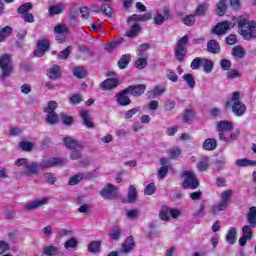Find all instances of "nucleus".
<instances>
[{
	"label": "nucleus",
	"mask_w": 256,
	"mask_h": 256,
	"mask_svg": "<svg viewBox=\"0 0 256 256\" xmlns=\"http://www.w3.org/2000/svg\"><path fill=\"white\" fill-rule=\"evenodd\" d=\"M16 167H23L20 175H25L26 177H31V175H37L39 171L43 169H49V167H57V165H63V161L59 158H50L44 160L41 163L29 162L26 158H20L15 160Z\"/></svg>",
	"instance_id": "nucleus-1"
},
{
	"label": "nucleus",
	"mask_w": 256,
	"mask_h": 256,
	"mask_svg": "<svg viewBox=\"0 0 256 256\" xmlns=\"http://www.w3.org/2000/svg\"><path fill=\"white\" fill-rule=\"evenodd\" d=\"M237 23L238 33L245 41L256 39V21H249L245 16H240Z\"/></svg>",
	"instance_id": "nucleus-2"
},
{
	"label": "nucleus",
	"mask_w": 256,
	"mask_h": 256,
	"mask_svg": "<svg viewBox=\"0 0 256 256\" xmlns=\"http://www.w3.org/2000/svg\"><path fill=\"white\" fill-rule=\"evenodd\" d=\"M64 145L65 147H67V149H70V159H72V161H78V159H81V153L85 148V146H83V143L79 142L73 137H65Z\"/></svg>",
	"instance_id": "nucleus-3"
},
{
	"label": "nucleus",
	"mask_w": 256,
	"mask_h": 256,
	"mask_svg": "<svg viewBox=\"0 0 256 256\" xmlns=\"http://www.w3.org/2000/svg\"><path fill=\"white\" fill-rule=\"evenodd\" d=\"M13 60L11 59L10 54H3L0 57V81L1 83H5L7 81V77H11V73H13Z\"/></svg>",
	"instance_id": "nucleus-4"
},
{
	"label": "nucleus",
	"mask_w": 256,
	"mask_h": 256,
	"mask_svg": "<svg viewBox=\"0 0 256 256\" xmlns=\"http://www.w3.org/2000/svg\"><path fill=\"white\" fill-rule=\"evenodd\" d=\"M226 105L229 107H232V112L236 117H241V115H245V112L247 111V107L243 102H241L240 99V93L239 92H233L232 97L229 101L226 102Z\"/></svg>",
	"instance_id": "nucleus-5"
},
{
	"label": "nucleus",
	"mask_w": 256,
	"mask_h": 256,
	"mask_svg": "<svg viewBox=\"0 0 256 256\" xmlns=\"http://www.w3.org/2000/svg\"><path fill=\"white\" fill-rule=\"evenodd\" d=\"M231 197H233V190L228 189L221 193V200L217 205H214L210 209V213L215 217L219 211L227 210L229 205V201H231Z\"/></svg>",
	"instance_id": "nucleus-6"
},
{
	"label": "nucleus",
	"mask_w": 256,
	"mask_h": 256,
	"mask_svg": "<svg viewBox=\"0 0 256 256\" xmlns=\"http://www.w3.org/2000/svg\"><path fill=\"white\" fill-rule=\"evenodd\" d=\"M187 43H189V37L185 35L180 38L176 44L175 57L180 63L183 62L187 56Z\"/></svg>",
	"instance_id": "nucleus-7"
},
{
	"label": "nucleus",
	"mask_w": 256,
	"mask_h": 256,
	"mask_svg": "<svg viewBox=\"0 0 256 256\" xmlns=\"http://www.w3.org/2000/svg\"><path fill=\"white\" fill-rule=\"evenodd\" d=\"M184 189H197L199 187V179L195 176V173L190 170H186L182 173Z\"/></svg>",
	"instance_id": "nucleus-8"
},
{
	"label": "nucleus",
	"mask_w": 256,
	"mask_h": 256,
	"mask_svg": "<svg viewBox=\"0 0 256 256\" xmlns=\"http://www.w3.org/2000/svg\"><path fill=\"white\" fill-rule=\"evenodd\" d=\"M121 85V82L117 78H108L101 82L100 89L102 91H113V89H117Z\"/></svg>",
	"instance_id": "nucleus-9"
},
{
	"label": "nucleus",
	"mask_w": 256,
	"mask_h": 256,
	"mask_svg": "<svg viewBox=\"0 0 256 256\" xmlns=\"http://www.w3.org/2000/svg\"><path fill=\"white\" fill-rule=\"evenodd\" d=\"M145 89L144 84L130 85L124 89V93H128V95H132L133 97H141L145 93Z\"/></svg>",
	"instance_id": "nucleus-10"
},
{
	"label": "nucleus",
	"mask_w": 256,
	"mask_h": 256,
	"mask_svg": "<svg viewBox=\"0 0 256 256\" xmlns=\"http://www.w3.org/2000/svg\"><path fill=\"white\" fill-rule=\"evenodd\" d=\"M231 25L232 23L229 21H223V22H219L213 30V33H215V35H225V33H227V31H229V29H231Z\"/></svg>",
	"instance_id": "nucleus-11"
},
{
	"label": "nucleus",
	"mask_w": 256,
	"mask_h": 256,
	"mask_svg": "<svg viewBox=\"0 0 256 256\" xmlns=\"http://www.w3.org/2000/svg\"><path fill=\"white\" fill-rule=\"evenodd\" d=\"M49 203V198H42L40 200L29 202L25 205L26 211H35V209H39V207H43V205H47Z\"/></svg>",
	"instance_id": "nucleus-12"
},
{
	"label": "nucleus",
	"mask_w": 256,
	"mask_h": 256,
	"mask_svg": "<svg viewBox=\"0 0 256 256\" xmlns=\"http://www.w3.org/2000/svg\"><path fill=\"white\" fill-rule=\"evenodd\" d=\"M151 18H152L151 12H147L142 15L134 14L127 19V23H131V21H135L137 23L141 21H151Z\"/></svg>",
	"instance_id": "nucleus-13"
},
{
	"label": "nucleus",
	"mask_w": 256,
	"mask_h": 256,
	"mask_svg": "<svg viewBox=\"0 0 256 256\" xmlns=\"http://www.w3.org/2000/svg\"><path fill=\"white\" fill-rule=\"evenodd\" d=\"M127 95H129V92H125V90L116 95L117 102L119 105H121V107H127V105H131V99Z\"/></svg>",
	"instance_id": "nucleus-14"
},
{
	"label": "nucleus",
	"mask_w": 256,
	"mask_h": 256,
	"mask_svg": "<svg viewBox=\"0 0 256 256\" xmlns=\"http://www.w3.org/2000/svg\"><path fill=\"white\" fill-rule=\"evenodd\" d=\"M207 51L208 53H212L213 55H217L221 53V46L217 40H209L207 43Z\"/></svg>",
	"instance_id": "nucleus-15"
},
{
	"label": "nucleus",
	"mask_w": 256,
	"mask_h": 256,
	"mask_svg": "<svg viewBox=\"0 0 256 256\" xmlns=\"http://www.w3.org/2000/svg\"><path fill=\"white\" fill-rule=\"evenodd\" d=\"M216 129L218 133H223L225 131H231L233 129V122L222 120L217 123Z\"/></svg>",
	"instance_id": "nucleus-16"
},
{
	"label": "nucleus",
	"mask_w": 256,
	"mask_h": 256,
	"mask_svg": "<svg viewBox=\"0 0 256 256\" xmlns=\"http://www.w3.org/2000/svg\"><path fill=\"white\" fill-rule=\"evenodd\" d=\"M202 147L205 151H215L217 149V140L215 138H207Z\"/></svg>",
	"instance_id": "nucleus-17"
},
{
	"label": "nucleus",
	"mask_w": 256,
	"mask_h": 256,
	"mask_svg": "<svg viewBox=\"0 0 256 256\" xmlns=\"http://www.w3.org/2000/svg\"><path fill=\"white\" fill-rule=\"evenodd\" d=\"M141 33V25L134 24L131 26L130 30L126 31L125 37H128L129 39H135L137 35Z\"/></svg>",
	"instance_id": "nucleus-18"
},
{
	"label": "nucleus",
	"mask_w": 256,
	"mask_h": 256,
	"mask_svg": "<svg viewBox=\"0 0 256 256\" xmlns=\"http://www.w3.org/2000/svg\"><path fill=\"white\" fill-rule=\"evenodd\" d=\"M226 241L229 245H235L237 241V229L235 227H231L226 234Z\"/></svg>",
	"instance_id": "nucleus-19"
},
{
	"label": "nucleus",
	"mask_w": 256,
	"mask_h": 256,
	"mask_svg": "<svg viewBox=\"0 0 256 256\" xmlns=\"http://www.w3.org/2000/svg\"><path fill=\"white\" fill-rule=\"evenodd\" d=\"M64 9H65V5L63 3H59L57 5L50 6L48 9V12H49V15L53 17L55 15H61Z\"/></svg>",
	"instance_id": "nucleus-20"
},
{
	"label": "nucleus",
	"mask_w": 256,
	"mask_h": 256,
	"mask_svg": "<svg viewBox=\"0 0 256 256\" xmlns=\"http://www.w3.org/2000/svg\"><path fill=\"white\" fill-rule=\"evenodd\" d=\"M247 222L251 227H256V207L252 206L246 216Z\"/></svg>",
	"instance_id": "nucleus-21"
},
{
	"label": "nucleus",
	"mask_w": 256,
	"mask_h": 256,
	"mask_svg": "<svg viewBox=\"0 0 256 256\" xmlns=\"http://www.w3.org/2000/svg\"><path fill=\"white\" fill-rule=\"evenodd\" d=\"M135 247V240H133V236H129L122 247V253H129Z\"/></svg>",
	"instance_id": "nucleus-22"
},
{
	"label": "nucleus",
	"mask_w": 256,
	"mask_h": 256,
	"mask_svg": "<svg viewBox=\"0 0 256 256\" xmlns=\"http://www.w3.org/2000/svg\"><path fill=\"white\" fill-rule=\"evenodd\" d=\"M80 116L84 125L88 127V129L93 128V121H91V118L89 117V112L87 110H80Z\"/></svg>",
	"instance_id": "nucleus-23"
},
{
	"label": "nucleus",
	"mask_w": 256,
	"mask_h": 256,
	"mask_svg": "<svg viewBox=\"0 0 256 256\" xmlns=\"http://www.w3.org/2000/svg\"><path fill=\"white\" fill-rule=\"evenodd\" d=\"M236 167H255L256 161L247 158L238 159L235 162Z\"/></svg>",
	"instance_id": "nucleus-24"
},
{
	"label": "nucleus",
	"mask_w": 256,
	"mask_h": 256,
	"mask_svg": "<svg viewBox=\"0 0 256 256\" xmlns=\"http://www.w3.org/2000/svg\"><path fill=\"white\" fill-rule=\"evenodd\" d=\"M115 189V186H113L112 184H108L101 191V197H104L105 199H111V196L113 195V193H115Z\"/></svg>",
	"instance_id": "nucleus-25"
},
{
	"label": "nucleus",
	"mask_w": 256,
	"mask_h": 256,
	"mask_svg": "<svg viewBox=\"0 0 256 256\" xmlns=\"http://www.w3.org/2000/svg\"><path fill=\"white\" fill-rule=\"evenodd\" d=\"M43 253L46 256H57L59 255V247L51 244L43 248Z\"/></svg>",
	"instance_id": "nucleus-26"
},
{
	"label": "nucleus",
	"mask_w": 256,
	"mask_h": 256,
	"mask_svg": "<svg viewBox=\"0 0 256 256\" xmlns=\"http://www.w3.org/2000/svg\"><path fill=\"white\" fill-rule=\"evenodd\" d=\"M48 77L49 79H59V77H61V66L54 65L50 68L48 71Z\"/></svg>",
	"instance_id": "nucleus-27"
},
{
	"label": "nucleus",
	"mask_w": 256,
	"mask_h": 256,
	"mask_svg": "<svg viewBox=\"0 0 256 256\" xmlns=\"http://www.w3.org/2000/svg\"><path fill=\"white\" fill-rule=\"evenodd\" d=\"M165 93V88L156 86L154 89L148 91L147 95L149 98L155 99V97H161Z\"/></svg>",
	"instance_id": "nucleus-28"
},
{
	"label": "nucleus",
	"mask_w": 256,
	"mask_h": 256,
	"mask_svg": "<svg viewBox=\"0 0 256 256\" xmlns=\"http://www.w3.org/2000/svg\"><path fill=\"white\" fill-rule=\"evenodd\" d=\"M131 62V54H124L118 61L119 69H127V65Z\"/></svg>",
	"instance_id": "nucleus-29"
},
{
	"label": "nucleus",
	"mask_w": 256,
	"mask_h": 256,
	"mask_svg": "<svg viewBox=\"0 0 256 256\" xmlns=\"http://www.w3.org/2000/svg\"><path fill=\"white\" fill-rule=\"evenodd\" d=\"M136 61V69H145L147 67V54L139 53Z\"/></svg>",
	"instance_id": "nucleus-30"
},
{
	"label": "nucleus",
	"mask_w": 256,
	"mask_h": 256,
	"mask_svg": "<svg viewBox=\"0 0 256 256\" xmlns=\"http://www.w3.org/2000/svg\"><path fill=\"white\" fill-rule=\"evenodd\" d=\"M198 171H207L209 169V157L203 156L200 161L197 163Z\"/></svg>",
	"instance_id": "nucleus-31"
},
{
	"label": "nucleus",
	"mask_w": 256,
	"mask_h": 256,
	"mask_svg": "<svg viewBox=\"0 0 256 256\" xmlns=\"http://www.w3.org/2000/svg\"><path fill=\"white\" fill-rule=\"evenodd\" d=\"M121 43H125V38H118L117 40L107 44L105 46V49L111 53L112 51H115V49H117V47H119V45H121Z\"/></svg>",
	"instance_id": "nucleus-32"
},
{
	"label": "nucleus",
	"mask_w": 256,
	"mask_h": 256,
	"mask_svg": "<svg viewBox=\"0 0 256 256\" xmlns=\"http://www.w3.org/2000/svg\"><path fill=\"white\" fill-rule=\"evenodd\" d=\"M108 235L112 241H119V239H121V228L115 226L109 231Z\"/></svg>",
	"instance_id": "nucleus-33"
},
{
	"label": "nucleus",
	"mask_w": 256,
	"mask_h": 256,
	"mask_svg": "<svg viewBox=\"0 0 256 256\" xmlns=\"http://www.w3.org/2000/svg\"><path fill=\"white\" fill-rule=\"evenodd\" d=\"M227 12V1L226 0H220L217 3V14L219 17H223L225 13Z\"/></svg>",
	"instance_id": "nucleus-34"
},
{
	"label": "nucleus",
	"mask_w": 256,
	"mask_h": 256,
	"mask_svg": "<svg viewBox=\"0 0 256 256\" xmlns=\"http://www.w3.org/2000/svg\"><path fill=\"white\" fill-rule=\"evenodd\" d=\"M13 33V28L6 26L0 30V42H3Z\"/></svg>",
	"instance_id": "nucleus-35"
},
{
	"label": "nucleus",
	"mask_w": 256,
	"mask_h": 256,
	"mask_svg": "<svg viewBox=\"0 0 256 256\" xmlns=\"http://www.w3.org/2000/svg\"><path fill=\"white\" fill-rule=\"evenodd\" d=\"M100 249H101L100 241H92L88 244L89 253H99Z\"/></svg>",
	"instance_id": "nucleus-36"
},
{
	"label": "nucleus",
	"mask_w": 256,
	"mask_h": 256,
	"mask_svg": "<svg viewBox=\"0 0 256 256\" xmlns=\"http://www.w3.org/2000/svg\"><path fill=\"white\" fill-rule=\"evenodd\" d=\"M46 123L49 125H56V123H59V115L55 112L48 113L46 116Z\"/></svg>",
	"instance_id": "nucleus-37"
},
{
	"label": "nucleus",
	"mask_w": 256,
	"mask_h": 256,
	"mask_svg": "<svg viewBox=\"0 0 256 256\" xmlns=\"http://www.w3.org/2000/svg\"><path fill=\"white\" fill-rule=\"evenodd\" d=\"M31 9H33V4L31 2H27L22 4L17 11L20 15H25L29 13Z\"/></svg>",
	"instance_id": "nucleus-38"
},
{
	"label": "nucleus",
	"mask_w": 256,
	"mask_h": 256,
	"mask_svg": "<svg viewBox=\"0 0 256 256\" xmlns=\"http://www.w3.org/2000/svg\"><path fill=\"white\" fill-rule=\"evenodd\" d=\"M232 55L237 59H243V57H245V50L241 46H235L232 49Z\"/></svg>",
	"instance_id": "nucleus-39"
},
{
	"label": "nucleus",
	"mask_w": 256,
	"mask_h": 256,
	"mask_svg": "<svg viewBox=\"0 0 256 256\" xmlns=\"http://www.w3.org/2000/svg\"><path fill=\"white\" fill-rule=\"evenodd\" d=\"M128 199L130 203H135V201H137V189H135V186L133 185L129 186Z\"/></svg>",
	"instance_id": "nucleus-40"
},
{
	"label": "nucleus",
	"mask_w": 256,
	"mask_h": 256,
	"mask_svg": "<svg viewBox=\"0 0 256 256\" xmlns=\"http://www.w3.org/2000/svg\"><path fill=\"white\" fill-rule=\"evenodd\" d=\"M170 209L167 206H162L159 217L162 221H169Z\"/></svg>",
	"instance_id": "nucleus-41"
},
{
	"label": "nucleus",
	"mask_w": 256,
	"mask_h": 256,
	"mask_svg": "<svg viewBox=\"0 0 256 256\" xmlns=\"http://www.w3.org/2000/svg\"><path fill=\"white\" fill-rule=\"evenodd\" d=\"M253 229H255V227H252L251 225L243 226L242 236L247 237L248 239H252L253 238Z\"/></svg>",
	"instance_id": "nucleus-42"
},
{
	"label": "nucleus",
	"mask_w": 256,
	"mask_h": 256,
	"mask_svg": "<svg viewBox=\"0 0 256 256\" xmlns=\"http://www.w3.org/2000/svg\"><path fill=\"white\" fill-rule=\"evenodd\" d=\"M202 67H204V71L206 73H211L214 67L213 61L209 59H202Z\"/></svg>",
	"instance_id": "nucleus-43"
},
{
	"label": "nucleus",
	"mask_w": 256,
	"mask_h": 256,
	"mask_svg": "<svg viewBox=\"0 0 256 256\" xmlns=\"http://www.w3.org/2000/svg\"><path fill=\"white\" fill-rule=\"evenodd\" d=\"M73 75L77 77L78 79H85V76L87 75V72L83 67H75L73 70Z\"/></svg>",
	"instance_id": "nucleus-44"
},
{
	"label": "nucleus",
	"mask_w": 256,
	"mask_h": 256,
	"mask_svg": "<svg viewBox=\"0 0 256 256\" xmlns=\"http://www.w3.org/2000/svg\"><path fill=\"white\" fill-rule=\"evenodd\" d=\"M139 215H141V212L137 209H130L126 211L127 219L136 220L139 219Z\"/></svg>",
	"instance_id": "nucleus-45"
},
{
	"label": "nucleus",
	"mask_w": 256,
	"mask_h": 256,
	"mask_svg": "<svg viewBox=\"0 0 256 256\" xmlns=\"http://www.w3.org/2000/svg\"><path fill=\"white\" fill-rule=\"evenodd\" d=\"M183 79L190 89H195V77L192 74H184Z\"/></svg>",
	"instance_id": "nucleus-46"
},
{
	"label": "nucleus",
	"mask_w": 256,
	"mask_h": 256,
	"mask_svg": "<svg viewBox=\"0 0 256 256\" xmlns=\"http://www.w3.org/2000/svg\"><path fill=\"white\" fill-rule=\"evenodd\" d=\"M77 245H79L77 238H70L65 242L64 247L65 249H75Z\"/></svg>",
	"instance_id": "nucleus-47"
},
{
	"label": "nucleus",
	"mask_w": 256,
	"mask_h": 256,
	"mask_svg": "<svg viewBox=\"0 0 256 256\" xmlns=\"http://www.w3.org/2000/svg\"><path fill=\"white\" fill-rule=\"evenodd\" d=\"M195 21H196V18L194 14L187 15L186 17L183 18V23L184 25H187V27H191L195 25Z\"/></svg>",
	"instance_id": "nucleus-48"
},
{
	"label": "nucleus",
	"mask_w": 256,
	"mask_h": 256,
	"mask_svg": "<svg viewBox=\"0 0 256 256\" xmlns=\"http://www.w3.org/2000/svg\"><path fill=\"white\" fill-rule=\"evenodd\" d=\"M139 111H141V107H139V106L134 107V108L126 111V113L124 114V118L131 119V118H133L134 115H137V113H139Z\"/></svg>",
	"instance_id": "nucleus-49"
},
{
	"label": "nucleus",
	"mask_w": 256,
	"mask_h": 256,
	"mask_svg": "<svg viewBox=\"0 0 256 256\" xmlns=\"http://www.w3.org/2000/svg\"><path fill=\"white\" fill-rule=\"evenodd\" d=\"M19 147L20 149H22V151H33V147H35V144L27 141H22L19 143Z\"/></svg>",
	"instance_id": "nucleus-50"
},
{
	"label": "nucleus",
	"mask_w": 256,
	"mask_h": 256,
	"mask_svg": "<svg viewBox=\"0 0 256 256\" xmlns=\"http://www.w3.org/2000/svg\"><path fill=\"white\" fill-rule=\"evenodd\" d=\"M67 31V26L63 24H58L56 27H54V33H56V35H67Z\"/></svg>",
	"instance_id": "nucleus-51"
},
{
	"label": "nucleus",
	"mask_w": 256,
	"mask_h": 256,
	"mask_svg": "<svg viewBox=\"0 0 256 256\" xmlns=\"http://www.w3.org/2000/svg\"><path fill=\"white\" fill-rule=\"evenodd\" d=\"M57 108V102L55 101H49L47 106L44 108V113H55V110Z\"/></svg>",
	"instance_id": "nucleus-52"
},
{
	"label": "nucleus",
	"mask_w": 256,
	"mask_h": 256,
	"mask_svg": "<svg viewBox=\"0 0 256 256\" xmlns=\"http://www.w3.org/2000/svg\"><path fill=\"white\" fill-rule=\"evenodd\" d=\"M71 55V46H68L65 50L58 53V59L66 60Z\"/></svg>",
	"instance_id": "nucleus-53"
},
{
	"label": "nucleus",
	"mask_w": 256,
	"mask_h": 256,
	"mask_svg": "<svg viewBox=\"0 0 256 256\" xmlns=\"http://www.w3.org/2000/svg\"><path fill=\"white\" fill-rule=\"evenodd\" d=\"M37 45H38L39 49H42L43 51L47 52V51H49V47L51 44L49 43L48 40L42 39V40H38Z\"/></svg>",
	"instance_id": "nucleus-54"
},
{
	"label": "nucleus",
	"mask_w": 256,
	"mask_h": 256,
	"mask_svg": "<svg viewBox=\"0 0 256 256\" xmlns=\"http://www.w3.org/2000/svg\"><path fill=\"white\" fill-rule=\"evenodd\" d=\"M101 11L106 17H111V15H113V8H111L109 4H103L101 6Z\"/></svg>",
	"instance_id": "nucleus-55"
},
{
	"label": "nucleus",
	"mask_w": 256,
	"mask_h": 256,
	"mask_svg": "<svg viewBox=\"0 0 256 256\" xmlns=\"http://www.w3.org/2000/svg\"><path fill=\"white\" fill-rule=\"evenodd\" d=\"M44 179L49 185H55V182L57 181V177L53 173H45L44 174Z\"/></svg>",
	"instance_id": "nucleus-56"
},
{
	"label": "nucleus",
	"mask_w": 256,
	"mask_h": 256,
	"mask_svg": "<svg viewBox=\"0 0 256 256\" xmlns=\"http://www.w3.org/2000/svg\"><path fill=\"white\" fill-rule=\"evenodd\" d=\"M203 65V59L196 57L192 60L190 67L191 69L197 70Z\"/></svg>",
	"instance_id": "nucleus-57"
},
{
	"label": "nucleus",
	"mask_w": 256,
	"mask_h": 256,
	"mask_svg": "<svg viewBox=\"0 0 256 256\" xmlns=\"http://www.w3.org/2000/svg\"><path fill=\"white\" fill-rule=\"evenodd\" d=\"M226 77L227 79H237V77H241V74L239 71L230 68L226 73Z\"/></svg>",
	"instance_id": "nucleus-58"
},
{
	"label": "nucleus",
	"mask_w": 256,
	"mask_h": 256,
	"mask_svg": "<svg viewBox=\"0 0 256 256\" xmlns=\"http://www.w3.org/2000/svg\"><path fill=\"white\" fill-rule=\"evenodd\" d=\"M207 9H208L207 4H200L196 9V15H198L199 17L205 15V13L207 12Z\"/></svg>",
	"instance_id": "nucleus-59"
},
{
	"label": "nucleus",
	"mask_w": 256,
	"mask_h": 256,
	"mask_svg": "<svg viewBox=\"0 0 256 256\" xmlns=\"http://www.w3.org/2000/svg\"><path fill=\"white\" fill-rule=\"evenodd\" d=\"M165 21H167L164 17L163 14L157 12L156 15L154 16V23L156 25H163V23H165Z\"/></svg>",
	"instance_id": "nucleus-60"
},
{
	"label": "nucleus",
	"mask_w": 256,
	"mask_h": 256,
	"mask_svg": "<svg viewBox=\"0 0 256 256\" xmlns=\"http://www.w3.org/2000/svg\"><path fill=\"white\" fill-rule=\"evenodd\" d=\"M193 117H195V112L193 110H186L184 113V121L189 123V121H193Z\"/></svg>",
	"instance_id": "nucleus-61"
},
{
	"label": "nucleus",
	"mask_w": 256,
	"mask_h": 256,
	"mask_svg": "<svg viewBox=\"0 0 256 256\" xmlns=\"http://www.w3.org/2000/svg\"><path fill=\"white\" fill-rule=\"evenodd\" d=\"M155 191H156L155 184L150 183L145 187L144 194L145 195H153L155 193Z\"/></svg>",
	"instance_id": "nucleus-62"
},
{
	"label": "nucleus",
	"mask_w": 256,
	"mask_h": 256,
	"mask_svg": "<svg viewBox=\"0 0 256 256\" xmlns=\"http://www.w3.org/2000/svg\"><path fill=\"white\" fill-rule=\"evenodd\" d=\"M82 180H83V174H77L75 176H72L68 183L69 185H77V183H79Z\"/></svg>",
	"instance_id": "nucleus-63"
},
{
	"label": "nucleus",
	"mask_w": 256,
	"mask_h": 256,
	"mask_svg": "<svg viewBox=\"0 0 256 256\" xmlns=\"http://www.w3.org/2000/svg\"><path fill=\"white\" fill-rule=\"evenodd\" d=\"M170 159H177L181 155V149L172 148L169 150Z\"/></svg>",
	"instance_id": "nucleus-64"
}]
</instances>
